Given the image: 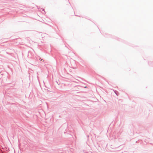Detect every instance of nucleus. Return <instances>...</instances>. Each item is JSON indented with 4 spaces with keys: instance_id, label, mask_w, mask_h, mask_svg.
<instances>
[{
    "instance_id": "f257e3e1",
    "label": "nucleus",
    "mask_w": 153,
    "mask_h": 153,
    "mask_svg": "<svg viewBox=\"0 0 153 153\" xmlns=\"http://www.w3.org/2000/svg\"><path fill=\"white\" fill-rule=\"evenodd\" d=\"M40 60L42 61H44V60H43V59H40Z\"/></svg>"
}]
</instances>
